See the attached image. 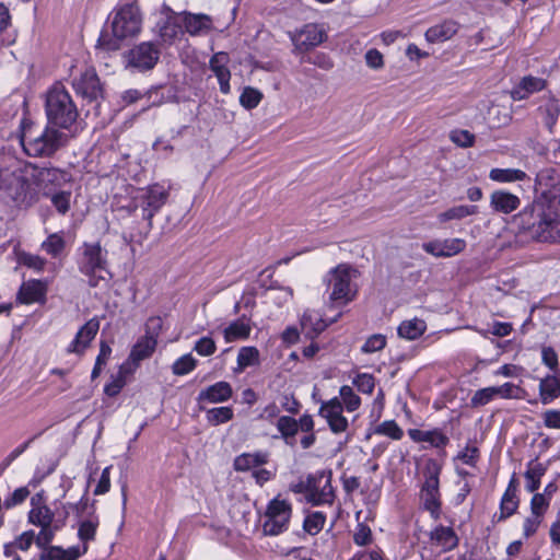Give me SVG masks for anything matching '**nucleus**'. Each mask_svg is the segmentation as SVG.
<instances>
[{"instance_id":"f257e3e1","label":"nucleus","mask_w":560,"mask_h":560,"mask_svg":"<svg viewBox=\"0 0 560 560\" xmlns=\"http://www.w3.org/2000/svg\"><path fill=\"white\" fill-rule=\"evenodd\" d=\"M520 232L537 243L560 244V195L537 196L514 218Z\"/></svg>"},{"instance_id":"f03ea898","label":"nucleus","mask_w":560,"mask_h":560,"mask_svg":"<svg viewBox=\"0 0 560 560\" xmlns=\"http://www.w3.org/2000/svg\"><path fill=\"white\" fill-rule=\"evenodd\" d=\"M31 162H18L0 170V198L16 210H28L40 200Z\"/></svg>"},{"instance_id":"7ed1b4c3","label":"nucleus","mask_w":560,"mask_h":560,"mask_svg":"<svg viewBox=\"0 0 560 560\" xmlns=\"http://www.w3.org/2000/svg\"><path fill=\"white\" fill-rule=\"evenodd\" d=\"M331 482V469H320L290 483L289 489L295 494H303L312 506L332 505L336 491Z\"/></svg>"},{"instance_id":"20e7f679","label":"nucleus","mask_w":560,"mask_h":560,"mask_svg":"<svg viewBox=\"0 0 560 560\" xmlns=\"http://www.w3.org/2000/svg\"><path fill=\"white\" fill-rule=\"evenodd\" d=\"M21 144L28 156L50 158L65 144V135L48 122L39 131L23 126Z\"/></svg>"},{"instance_id":"39448f33","label":"nucleus","mask_w":560,"mask_h":560,"mask_svg":"<svg viewBox=\"0 0 560 560\" xmlns=\"http://www.w3.org/2000/svg\"><path fill=\"white\" fill-rule=\"evenodd\" d=\"M170 198V189L163 184L153 183L136 190L131 198L129 210L135 212L141 211V218L147 221L149 230L153 226V218L166 205Z\"/></svg>"},{"instance_id":"423d86ee","label":"nucleus","mask_w":560,"mask_h":560,"mask_svg":"<svg viewBox=\"0 0 560 560\" xmlns=\"http://www.w3.org/2000/svg\"><path fill=\"white\" fill-rule=\"evenodd\" d=\"M106 256L107 252L103 249L100 242H84L78 248V270L88 279L90 288H96L102 280H105L101 272L107 271Z\"/></svg>"},{"instance_id":"0eeeda50","label":"nucleus","mask_w":560,"mask_h":560,"mask_svg":"<svg viewBox=\"0 0 560 560\" xmlns=\"http://www.w3.org/2000/svg\"><path fill=\"white\" fill-rule=\"evenodd\" d=\"M293 515V505L280 494L268 501L262 514L261 530L264 536H279L288 532Z\"/></svg>"},{"instance_id":"6e6552de","label":"nucleus","mask_w":560,"mask_h":560,"mask_svg":"<svg viewBox=\"0 0 560 560\" xmlns=\"http://www.w3.org/2000/svg\"><path fill=\"white\" fill-rule=\"evenodd\" d=\"M442 463L429 459L424 468V481L422 482V508L428 511L434 521L441 518L442 500L440 493V474Z\"/></svg>"},{"instance_id":"1a4fd4ad","label":"nucleus","mask_w":560,"mask_h":560,"mask_svg":"<svg viewBox=\"0 0 560 560\" xmlns=\"http://www.w3.org/2000/svg\"><path fill=\"white\" fill-rule=\"evenodd\" d=\"M107 22L113 32L125 38L138 35L141 31L142 16L137 2L116 5L109 13Z\"/></svg>"},{"instance_id":"9d476101","label":"nucleus","mask_w":560,"mask_h":560,"mask_svg":"<svg viewBox=\"0 0 560 560\" xmlns=\"http://www.w3.org/2000/svg\"><path fill=\"white\" fill-rule=\"evenodd\" d=\"M352 268L347 264H340L330 270V302L338 307L346 306L357 296V289L352 284Z\"/></svg>"},{"instance_id":"9b49d317","label":"nucleus","mask_w":560,"mask_h":560,"mask_svg":"<svg viewBox=\"0 0 560 560\" xmlns=\"http://www.w3.org/2000/svg\"><path fill=\"white\" fill-rule=\"evenodd\" d=\"M293 45L294 55H304L313 48L327 40V33L322 25L317 23H306L301 28L289 33Z\"/></svg>"},{"instance_id":"f8f14e48","label":"nucleus","mask_w":560,"mask_h":560,"mask_svg":"<svg viewBox=\"0 0 560 560\" xmlns=\"http://www.w3.org/2000/svg\"><path fill=\"white\" fill-rule=\"evenodd\" d=\"M33 170L40 197H48L51 192L62 190L61 188L72 179L71 174L68 171L59 167H42L33 163Z\"/></svg>"},{"instance_id":"ddd939ff","label":"nucleus","mask_w":560,"mask_h":560,"mask_svg":"<svg viewBox=\"0 0 560 560\" xmlns=\"http://www.w3.org/2000/svg\"><path fill=\"white\" fill-rule=\"evenodd\" d=\"M160 49L152 42L135 45L125 54L126 66L139 72L152 70L160 60Z\"/></svg>"},{"instance_id":"4468645a","label":"nucleus","mask_w":560,"mask_h":560,"mask_svg":"<svg viewBox=\"0 0 560 560\" xmlns=\"http://www.w3.org/2000/svg\"><path fill=\"white\" fill-rule=\"evenodd\" d=\"M72 86L77 96L88 103L104 102V88L94 68H86L79 78H74Z\"/></svg>"},{"instance_id":"2eb2a0df","label":"nucleus","mask_w":560,"mask_h":560,"mask_svg":"<svg viewBox=\"0 0 560 560\" xmlns=\"http://www.w3.org/2000/svg\"><path fill=\"white\" fill-rule=\"evenodd\" d=\"M343 407L338 397H332L320 404L318 416L324 418L329 430L334 434H340L348 430V419L342 415Z\"/></svg>"},{"instance_id":"dca6fc26","label":"nucleus","mask_w":560,"mask_h":560,"mask_svg":"<svg viewBox=\"0 0 560 560\" xmlns=\"http://www.w3.org/2000/svg\"><path fill=\"white\" fill-rule=\"evenodd\" d=\"M48 281L42 279H30L22 282L16 293V303L32 305L35 303L45 304L47 301Z\"/></svg>"},{"instance_id":"f3484780","label":"nucleus","mask_w":560,"mask_h":560,"mask_svg":"<svg viewBox=\"0 0 560 560\" xmlns=\"http://www.w3.org/2000/svg\"><path fill=\"white\" fill-rule=\"evenodd\" d=\"M98 329L100 320L96 317L89 319L80 327L73 340L67 346L66 352L82 355L97 335Z\"/></svg>"},{"instance_id":"a211bd4d","label":"nucleus","mask_w":560,"mask_h":560,"mask_svg":"<svg viewBox=\"0 0 560 560\" xmlns=\"http://www.w3.org/2000/svg\"><path fill=\"white\" fill-rule=\"evenodd\" d=\"M230 56L225 51H218L212 55L209 60V69L217 77L220 91L223 94H228L230 92V80H231V71L229 68Z\"/></svg>"},{"instance_id":"6ab92c4d","label":"nucleus","mask_w":560,"mask_h":560,"mask_svg":"<svg viewBox=\"0 0 560 560\" xmlns=\"http://www.w3.org/2000/svg\"><path fill=\"white\" fill-rule=\"evenodd\" d=\"M465 247L466 241L458 237L435 240L423 246L425 252L435 257H452L463 252Z\"/></svg>"},{"instance_id":"aec40b11","label":"nucleus","mask_w":560,"mask_h":560,"mask_svg":"<svg viewBox=\"0 0 560 560\" xmlns=\"http://www.w3.org/2000/svg\"><path fill=\"white\" fill-rule=\"evenodd\" d=\"M233 396V388L229 382L220 381L203 389L197 396L199 405L202 402L220 404L228 401Z\"/></svg>"},{"instance_id":"412c9836","label":"nucleus","mask_w":560,"mask_h":560,"mask_svg":"<svg viewBox=\"0 0 560 560\" xmlns=\"http://www.w3.org/2000/svg\"><path fill=\"white\" fill-rule=\"evenodd\" d=\"M300 325L301 332L306 340H315L328 326L322 314L315 310L304 311Z\"/></svg>"},{"instance_id":"4be33fe9","label":"nucleus","mask_w":560,"mask_h":560,"mask_svg":"<svg viewBox=\"0 0 560 560\" xmlns=\"http://www.w3.org/2000/svg\"><path fill=\"white\" fill-rule=\"evenodd\" d=\"M547 81L542 78L526 75L510 91V97L513 102L528 98L532 94L546 89Z\"/></svg>"},{"instance_id":"5701e85b","label":"nucleus","mask_w":560,"mask_h":560,"mask_svg":"<svg viewBox=\"0 0 560 560\" xmlns=\"http://www.w3.org/2000/svg\"><path fill=\"white\" fill-rule=\"evenodd\" d=\"M48 124L55 128L70 129L78 119V107H45Z\"/></svg>"},{"instance_id":"b1692460","label":"nucleus","mask_w":560,"mask_h":560,"mask_svg":"<svg viewBox=\"0 0 560 560\" xmlns=\"http://www.w3.org/2000/svg\"><path fill=\"white\" fill-rule=\"evenodd\" d=\"M126 39L116 32H110L107 28H103L97 38L95 45V55L97 58L105 59L109 57L112 52H116L121 48L122 40Z\"/></svg>"},{"instance_id":"393cba45","label":"nucleus","mask_w":560,"mask_h":560,"mask_svg":"<svg viewBox=\"0 0 560 560\" xmlns=\"http://www.w3.org/2000/svg\"><path fill=\"white\" fill-rule=\"evenodd\" d=\"M96 501L93 500L91 503V511L88 512V518L79 523L78 526V538L88 546L90 541H93L96 537L97 528L100 526V517L96 514Z\"/></svg>"},{"instance_id":"a878e982","label":"nucleus","mask_w":560,"mask_h":560,"mask_svg":"<svg viewBox=\"0 0 560 560\" xmlns=\"http://www.w3.org/2000/svg\"><path fill=\"white\" fill-rule=\"evenodd\" d=\"M89 546H71L67 549L61 546H48L40 555L38 560H78L82 555H85Z\"/></svg>"},{"instance_id":"bb28decb","label":"nucleus","mask_w":560,"mask_h":560,"mask_svg":"<svg viewBox=\"0 0 560 560\" xmlns=\"http://www.w3.org/2000/svg\"><path fill=\"white\" fill-rule=\"evenodd\" d=\"M521 205L520 198L505 190H495L490 196V207L495 211L509 214L515 211Z\"/></svg>"},{"instance_id":"cd10ccee","label":"nucleus","mask_w":560,"mask_h":560,"mask_svg":"<svg viewBox=\"0 0 560 560\" xmlns=\"http://www.w3.org/2000/svg\"><path fill=\"white\" fill-rule=\"evenodd\" d=\"M430 540L442 551L453 550L458 545V537L451 526H436L430 533Z\"/></svg>"},{"instance_id":"c85d7f7f","label":"nucleus","mask_w":560,"mask_h":560,"mask_svg":"<svg viewBox=\"0 0 560 560\" xmlns=\"http://www.w3.org/2000/svg\"><path fill=\"white\" fill-rule=\"evenodd\" d=\"M158 347V341H154L151 338H147L141 336L138 338L136 343L132 346L130 353L128 355V361L138 368L140 362L147 360L153 355Z\"/></svg>"},{"instance_id":"c756f323","label":"nucleus","mask_w":560,"mask_h":560,"mask_svg":"<svg viewBox=\"0 0 560 560\" xmlns=\"http://www.w3.org/2000/svg\"><path fill=\"white\" fill-rule=\"evenodd\" d=\"M536 190L540 191L538 196L552 192L557 190L560 195V178L553 167H546L540 170L535 178Z\"/></svg>"},{"instance_id":"7c9ffc66","label":"nucleus","mask_w":560,"mask_h":560,"mask_svg":"<svg viewBox=\"0 0 560 560\" xmlns=\"http://www.w3.org/2000/svg\"><path fill=\"white\" fill-rule=\"evenodd\" d=\"M517 481L515 475L511 478L505 492L503 493L500 502V517L499 520H505L512 516L518 508L517 498Z\"/></svg>"},{"instance_id":"2f4dec72","label":"nucleus","mask_w":560,"mask_h":560,"mask_svg":"<svg viewBox=\"0 0 560 560\" xmlns=\"http://www.w3.org/2000/svg\"><path fill=\"white\" fill-rule=\"evenodd\" d=\"M182 22L184 23V31L192 36L206 33L212 27L211 18L202 13H184L182 15Z\"/></svg>"},{"instance_id":"473e14b6","label":"nucleus","mask_w":560,"mask_h":560,"mask_svg":"<svg viewBox=\"0 0 560 560\" xmlns=\"http://www.w3.org/2000/svg\"><path fill=\"white\" fill-rule=\"evenodd\" d=\"M268 459L269 456L266 452L242 453L234 458L233 468L235 471L244 472L267 464Z\"/></svg>"},{"instance_id":"72a5a7b5","label":"nucleus","mask_w":560,"mask_h":560,"mask_svg":"<svg viewBox=\"0 0 560 560\" xmlns=\"http://www.w3.org/2000/svg\"><path fill=\"white\" fill-rule=\"evenodd\" d=\"M245 316L231 322L223 329V338L226 343H231L237 340H246L249 338L252 326L249 322L244 320Z\"/></svg>"},{"instance_id":"f704fd0d","label":"nucleus","mask_w":560,"mask_h":560,"mask_svg":"<svg viewBox=\"0 0 560 560\" xmlns=\"http://www.w3.org/2000/svg\"><path fill=\"white\" fill-rule=\"evenodd\" d=\"M538 389L541 404H551L560 396V380L557 375L548 374L540 380Z\"/></svg>"},{"instance_id":"c9c22d12","label":"nucleus","mask_w":560,"mask_h":560,"mask_svg":"<svg viewBox=\"0 0 560 560\" xmlns=\"http://www.w3.org/2000/svg\"><path fill=\"white\" fill-rule=\"evenodd\" d=\"M276 428L287 445L293 447L296 444L299 432L296 419L291 416H280L277 419Z\"/></svg>"},{"instance_id":"e433bc0d","label":"nucleus","mask_w":560,"mask_h":560,"mask_svg":"<svg viewBox=\"0 0 560 560\" xmlns=\"http://www.w3.org/2000/svg\"><path fill=\"white\" fill-rule=\"evenodd\" d=\"M457 32V25L456 23L452 21H445L439 25H434L430 27L425 32V39L429 43H443L455 35Z\"/></svg>"},{"instance_id":"4c0bfd02","label":"nucleus","mask_w":560,"mask_h":560,"mask_svg":"<svg viewBox=\"0 0 560 560\" xmlns=\"http://www.w3.org/2000/svg\"><path fill=\"white\" fill-rule=\"evenodd\" d=\"M546 471L547 467L542 463H539L536 459L530 460L527 464V468L524 474L526 480L525 489L532 493L537 491L540 487V479L546 474Z\"/></svg>"},{"instance_id":"58836bf2","label":"nucleus","mask_w":560,"mask_h":560,"mask_svg":"<svg viewBox=\"0 0 560 560\" xmlns=\"http://www.w3.org/2000/svg\"><path fill=\"white\" fill-rule=\"evenodd\" d=\"M489 178L497 183L530 182L526 172L520 168H492Z\"/></svg>"},{"instance_id":"ea45409f","label":"nucleus","mask_w":560,"mask_h":560,"mask_svg":"<svg viewBox=\"0 0 560 560\" xmlns=\"http://www.w3.org/2000/svg\"><path fill=\"white\" fill-rule=\"evenodd\" d=\"M327 514L323 511H307L305 513L302 529L310 536L318 535L325 527Z\"/></svg>"},{"instance_id":"a19ab883","label":"nucleus","mask_w":560,"mask_h":560,"mask_svg":"<svg viewBox=\"0 0 560 560\" xmlns=\"http://www.w3.org/2000/svg\"><path fill=\"white\" fill-rule=\"evenodd\" d=\"M32 509L28 512L27 518L28 523L39 526V527H48L54 523L55 514L46 504L35 506L34 498L31 501Z\"/></svg>"},{"instance_id":"79ce46f5","label":"nucleus","mask_w":560,"mask_h":560,"mask_svg":"<svg viewBox=\"0 0 560 560\" xmlns=\"http://www.w3.org/2000/svg\"><path fill=\"white\" fill-rule=\"evenodd\" d=\"M45 105H74L62 82L56 81L46 92Z\"/></svg>"},{"instance_id":"37998d69","label":"nucleus","mask_w":560,"mask_h":560,"mask_svg":"<svg viewBox=\"0 0 560 560\" xmlns=\"http://www.w3.org/2000/svg\"><path fill=\"white\" fill-rule=\"evenodd\" d=\"M40 248L51 258H60L66 249L63 232H55L49 234L42 243Z\"/></svg>"},{"instance_id":"c03bdc74","label":"nucleus","mask_w":560,"mask_h":560,"mask_svg":"<svg viewBox=\"0 0 560 560\" xmlns=\"http://www.w3.org/2000/svg\"><path fill=\"white\" fill-rule=\"evenodd\" d=\"M512 119V107H487L485 120L490 128L506 126Z\"/></svg>"},{"instance_id":"a18cd8bd","label":"nucleus","mask_w":560,"mask_h":560,"mask_svg":"<svg viewBox=\"0 0 560 560\" xmlns=\"http://www.w3.org/2000/svg\"><path fill=\"white\" fill-rule=\"evenodd\" d=\"M184 23L182 22V15L175 14L166 19L164 24L160 28L161 37L164 40H175L176 38L184 35Z\"/></svg>"},{"instance_id":"49530a36","label":"nucleus","mask_w":560,"mask_h":560,"mask_svg":"<svg viewBox=\"0 0 560 560\" xmlns=\"http://www.w3.org/2000/svg\"><path fill=\"white\" fill-rule=\"evenodd\" d=\"M150 105H163L165 103L176 102V95L172 88L159 85L150 89L147 93Z\"/></svg>"},{"instance_id":"de8ad7c7","label":"nucleus","mask_w":560,"mask_h":560,"mask_svg":"<svg viewBox=\"0 0 560 560\" xmlns=\"http://www.w3.org/2000/svg\"><path fill=\"white\" fill-rule=\"evenodd\" d=\"M68 517V512H63V517L60 522V524L50 525L48 527H40V530L37 536H35V544L37 547L43 548L44 550L51 546L50 542L55 538V534L57 530L62 528L66 525V520Z\"/></svg>"},{"instance_id":"09e8293b","label":"nucleus","mask_w":560,"mask_h":560,"mask_svg":"<svg viewBox=\"0 0 560 560\" xmlns=\"http://www.w3.org/2000/svg\"><path fill=\"white\" fill-rule=\"evenodd\" d=\"M476 213H478L477 206L460 205L452 207L448 210L440 213L439 219L441 222L462 220L464 218L475 215Z\"/></svg>"},{"instance_id":"8fccbe9b","label":"nucleus","mask_w":560,"mask_h":560,"mask_svg":"<svg viewBox=\"0 0 560 560\" xmlns=\"http://www.w3.org/2000/svg\"><path fill=\"white\" fill-rule=\"evenodd\" d=\"M234 417V410L230 406L214 407L208 409L206 419L211 425H220L231 421Z\"/></svg>"},{"instance_id":"3c124183","label":"nucleus","mask_w":560,"mask_h":560,"mask_svg":"<svg viewBox=\"0 0 560 560\" xmlns=\"http://www.w3.org/2000/svg\"><path fill=\"white\" fill-rule=\"evenodd\" d=\"M338 398L342 404L343 410L346 409L348 412H353L361 406L360 396H358L349 385H342L340 387Z\"/></svg>"},{"instance_id":"603ef678","label":"nucleus","mask_w":560,"mask_h":560,"mask_svg":"<svg viewBox=\"0 0 560 560\" xmlns=\"http://www.w3.org/2000/svg\"><path fill=\"white\" fill-rule=\"evenodd\" d=\"M44 430L37 432L36 434L32 435L30 439H27L25 442L16 446L13 451L10 452V454L0 463V476L10 467V465L19 457L21 456L30 446L31 444L37 440L42 434Z\"/></svg>"},{"instance_id":"864d4df0","label":"nucleus","mask_w":560,"mask_h":560,"mask_svg":"<svg viewBox=\"0 0 560 560\" xmlns=\"http://www.w3.org/2000/svg\"><path fill=\"white\" fill-rule=\"evenodd\" d=\"M50 202L60 215H66L71 209V190H59L48 196Z\"/></svg>"},{"instance_id":"5fc2aeb1","label":"nucleus","mask_w":560,"mask_h":560,"mask_svg":"<svg viewBox=\"0 0 560 560\" xmlns=\"http://www.w3.org/2000/svg\"><path fill=\"white\" fill-rule=\"evenodd\" d=\"M237 366L241 371L259 362V351L256 347H242L237 353Z\"/></svg>"},{"instance_id":"6e6d98bb","label":"nucleus","mask_w":560,"mask_h":560,"mask_svg":"<svg viewBox=\"0 0 560 560\" xmlns=\"http://www.w3.org/2000/svg\"><path fill=\"white\" fill-rule=\"evenodd\" d=\"M197 364L198 361L190 353H186L174 361L172 372L177 376L187 375L197 368Z\"/></svg>"},{"instance_id":"4d7b16f0","label":"nucleus","mask_w":560,"mask_h":560,"mask_svg":"<svg viewBox=\"0 0 560 560\" xmlns=\"http://www.w3.org/2000/svg\"><path fill=\"white\" fill-rule=\"evenodd\" d=\"M374 433L377 435L387 436L395 441H398L404 436L402 429L396 423L395 420L383 421L374 429Z\"/></svg>"},{"instance_id":"13d9d810","label":"nucleus","mask_w":560,"mask_h":560,"mask_svg":"<svg viewBox=\"0 0 560 560\" xmlns=\"http://www.w3.org/2000/svg\"><path fill=\"white\" fill-rule=\"evenodd\" d=\"M11 26V14L9 9L0 2V39L5 40L7 38L12 39V45L16 42V32L9 31Z\"/></svg>"},{"instance_id":"bf43d9fd","label":"nucleus","mask_w":560,"mask_h":560,"mask_svg":"<svg viewBox=\"0 0 560 560\" xmlns=\"http://www.w3.org/2000/svg\"><path fill=\"white\" fill-rule=\"evenodd\" d=\"M398 336L407 340H416L420 337L418 319L404 320L397 328Z\"/></svg>"},{"instance_id":"052dcab7","label":"nucleus","mask_w":560,"mask_h":560,"mask_svg":"<svg viewBox=\"0 0 560 560\" xmlns=\"http://www.w3.org/2000/svg\"><path fill=\"white\" fill-rule=\"evenodd\" d=\"M163 330V319L161 316H150L144 324V337L154 341L159 340Z\"/></svg>"},{"instance_id":"680f3d73","label":"nucleus","mask_w":560,"mask_h":560,"mask_svg":"<svg viewBox=\"0 0 560 560\" xmlns=\"http://www.w3.org/2000/svg\"><path fill=\"white\" fill-rule=\"evenodd\" d=\"M450 140L459 148H470L474 145L475 136L468 130L455 129L450 132Z\"/></svg>"},{"instance_id":"e2e57ef3","label":"nucleus","mask_w":560,"mask_h":560,"mask_svg":"<svg viewBox=\"0 0 560 560\" xmlns=\"http://www.w3.org/2000/svg\"><path fill=\"white\" fill-rule=\"evenodd\" d=\"M386 343H387V340L384 335L374 334L365 340V342L361 347V351L363 353H373V352L384 349Z\"/></svg>"},{"instance_id":"0e129e2a","label":"nucleus","mask_w":560,"mask_h":560,"mask_svg":"<svg viewBox=\"0 0 560 560\" xmlns=\"http://www.w3.org/2000/svg\"><path fill=\"white\" fill-rule=\"evenodd\" d=\"M493 386L485 387L475 392L470 399L471 407H481L495 398Z\"/></svg>"},{"instance_id":"69168bd1","label":"nucleus","mask_w":560,"mask_h":560,"mask_svg":"<svg viewBox=\"0 0 560 560\" xmlns=\"http://www.w3.org/2000/svg\"><path fill=\"white\" fill-rule=\"evenodd\" d=\"M353 385L363 394H372L375 387V378L372 374L360 373L353 378Z\"/></svg>"},{"instance_id":"338daca9","label":"nucleus","mask_w":560,"mask_h":560,"mask_svg":"<svg viewBox=\"0 0 560 560\" xmlns=\"http://www.w3.org/2000/svg\"><path fill=\"white\" fill-rule=\"evenodd\" d=\"M423 442L441 448L448 443V438L441 430H430L422 432V443Z\"/></svg>"},{"instance_id":"774afa93","label":"nucleus","mask_w":560,"mask_h":560,"mask_svg":"<svg viewBox=\"0 0 560 560\" xmlns=\"http://www.w3.org/2000/svg\"><path fill=\"white\" fill-rule=\"evenodd\" d=\"M194 350L201 357H210L217 351V345L211 337L203 336L195 342Z\"/></svg>"}]
</instances>
